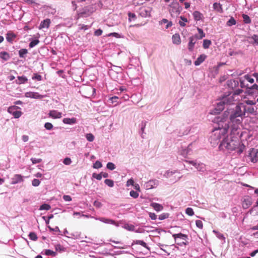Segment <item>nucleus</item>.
<instances>
[{"mask_svg": "<svg viewBox=\"0 0 258 258\" xmlns=\"http://www.w3.org/2000/svg\"><path fill=\"white\" fill-rule=\"evenodd\" d=\"M245 117L244 112L238 104L233 108H228L221 116H218L215 118L222 119V120L224 122V125L225 126V124H226L228 129L231 130L232 134L238 135L239 134V126Z\"/></svg>", "mask_w": 258, "mask_h": 258, "instance_id": "f257e3e1", "label": "nucleus"}, {"mask_svg": "<svg viewBox=\"0 0 258 258\" xmlns=\"http://www.w3.org/2000/svg\"><path fill=\"white\" fill-rule=\"evenodd\" d=\"M227 85L229 87L233 89L238 85V81L235 80H230L228 81ZM242 90L240 89H236L229 92L228 94H224L223 96L219 100V102L214 110L211 111V114H218L222 111L225 108V105H230L234 103V102L238 99L236 98L238 95H239Z\"/></svg>", "mask_w": 258, "mask_h": 258, "instance_id": "f03ea898", "label": "nucleus"}, {"mask_svg": "<svg viewBox=\"0 0 258 258\" xmlns=\"http://www.w3.org/2000/svg\"><path fill=\"white\" fill-rule=\"evenodd\" d=\"M238 137L239 134L234 135L230 130V135L225 137L221 142L219 146V150L228 152L237 150L238 154L242 153L245 149V146L240 142Z\"/></svg>", "mask_w": 258, "mask_h": 258, "instance_id": "7ed1b4c3", "label": "nucleus"}, {"mask_svg": "<svg viewBox=\"0 0 258 258\" xmlns=\"http://www.w3.org/2000/svg\"><path fill=\"white\" fill-rule=\"evenodd\" d=\"M222 119L215 118L213 122L217 124L214 129L211 133L209 141L212 146H216L220 141L221 139L225 138V135L228 133V126L226 124L224 125Z\"/></svg>", "mask_w": 258, "mask_h": 258, "instance_id": "20e7f679", "label": "nucleus"}, {"mask_svg": "<svg viewBox=\"0 0 258 258\" xmlns=\"http://www.w3.org/2000/svg\"><path fill=\"white\" fill-rule=\"evenodd\" d=\"M169 7V11L172 17H177L181 13L182 10V8L179 5L177 0H173Z\"/></svg>", "mask_w": 258, "mask_h": 258, "instance_id": "39448f33", "label": "nucleus"}, {"mask_svg": "<svg viewBox=\"0 0 258 258\" xmlns=\"http://www.w3.org/2000/svg\"><path fill=\"white\" fill-rule=\"evenodd\" d=\"M244 115L248 116L249 114H256L257 113V107L252 105H245L243 103H239Z\"/></svg>", "mask_w": 258, "mask_h": 258, "instance_id": "423d86ee", "label": "nucleus"}, {"mask_svg": "<svg viewBox=\"0 0 258 258\" xmlns=\"http://www.w3.org/2000/svg\"><path fill=\"white\" fill-rule=\"evenodd\" d=\"M172 236L174 238L176 244H177L178 245L182 246L186 245V242L179 241V239H181L186 241L188 238V236L187 235L182 234L181 233H179L173 234Z\"/></svg>", "mask_w": 258, "mask_h": 258, "instance_id": "0eeeda50", "label": "nucleus"}, {"mask_svg": "<svg viewBox=\"0 0 258 258\" xmlns=\"http://www.w3.org/2000/svg\"><path fill=\"white\" fill-rule=\"evenodd\" d=\"M184 161L194 166L198 171L202 173H204L206 171V165L203 163L198 162L197 160H185Z\"/></svg>", "mask_w": 258, "mask_h": 258, "instance_id": "6e6552de", "label": "nucleus"}, {"mask_svg": "<svg viewBox=\"0 0 258 258\" xmlns=\"http://www.w3.org/2000/svg\"><path fill=\"white\" fill-rule=\"evenodd\" d=\"M175 174H180L179 171L178 170H175L173 171H166L163 175V176L168 178H171L172 181L176 182L179 180L182 177V176H178L176 177V176H173Z\"/></svg>", "mask_w": 258, "mask_h": 258, "instance_id": "1a4fd4ad", "label": "nucleus"}, {"mask_svg": "<svg viewBox=\"0 0 258 258\" xmlns=\"http://www.w3.org/2000/svg\"><path fill=\"white\" fill-rule=\"evenodd\" d=\"M192 144L191 143L186 147L181 146L178 150L179 155L182 156L184 158H186L187 155H190L192 153Z\"/></svg>", "mask_w": 258, "mask_h": 258, "instance_id": "9d476101", "label": "nucleus"}, {"mask_svg": "<svg viewBox=\"0 0 258 258\" xmlns=\"http://www.w3.org/2000/svg\"><path fill=\"white\" fill-rule=\"evenodd\" d=\"M18 109H20V107L16 105L11 106L8 108V112L12 114L14 118H18L22 115V112L21 111L16 110Z\"/></svg>", "mask_w": 258, "mask_h": 258, "instance_id": "9b49d317", "label": "nucleus"}, {"mask_svg": "<svg viewBox=\"0 0 258 258\" xmlns=\"http://www.w3.org/2000/svg\"><path fill=\"white\" fill-rule=\"evenodd\" d=\"M198 39V34L192 35L189 38V42L188 43V49L189 51L191 52L194 50L195 45Z\"/></svg>", "mask_w": 258, "mask_h": 258, "instance_id": "f8f14e48", "label": "nucleus"}, {"mask_svg": "<svg viewBox=\"0 0 258 258\" xmlns=\"http://www.w3.org/2000/svg\"><path fill=\"white\" fill-rule=\"evenodd\" d=\"M159 184V181L157 179H151L144 184V187L146 189L156 188Z\"/></svg>", "mask_w": 258, "mask_h": 258, "instance_id": "ddd939ff", "label": "nucleus"}, {"mask_svg": "<svg viewBox=\"0 0 258 258\" xmlns=\"http://www.w3.org/2000/svg\"><path fill=\"white\" fill-rule=\"evenodd\" d=\"M96 219L99 220L100 221L103 222L105 224L113 225L116 227H118L119 226L118 222H116L115 221L112 220V219H108V218H104V217L96 218Z\"/></svg>", "mask_w": 258, "mask_h": 258, "instance_id": "4468645a", "label": "nucleus"}, {"mask_svg": "<svg viewBox=\"0 0 258 258\" xmlns=\"http://www.w3.org/2000/svg\"><path fill=\"white\" fill-rule=\"evenodd\" d=\"M248 156L251 162L256 163L258 161V150L252 149Z\"/></svg>", "mask_w": 258, "mask_h": 258, "instance_id": "2eb2a0df", "label": "nucleus"}, {"mask_svg": "<svg viewBox=\"0 0 258 258\" xmlns=\"http://www.w3.org/2000/svg\"><path fill=\"white\" fill-rule=\"evenodd\" d=\"M252 204V199L249 196L244 197L242 201V207L243 209H247Z\"/></svg>", "mask_w": 258, "mask_h": 258, "instance_id": "dca6fc26", "label": "nucleus"}, {"mask_svg": "<svg viewBox=\"0 0 258 258\" xmlns=\"http://www.w3.org/2000/svg\"><path fill=\"white\" fill-rule=\"evenodd\" d=\"M62 113L56 110H50L48 113V116L54 119L60 118Z\"/></svg>", "mask_w": 258, "mask_h": 258, "instance_id": "f3484780", "label": "nucleus"}, {"mask_svg": "<svg viewBox=\"0 0 258 258\" xmlns=\"http://www.w3.org/2000/svg\"><path fill=\"white\" fill-rule=\"evenodd\" d=\"M17 35L13 32H12L11 31L8 32L6 34V40L7 41L9 42L10 43L12 44L13 42L14 41L15 39L16 38Z\"/></svg>", "mask_w": 258, "mask_h": 258, "instance_id": "a211bd4d", "label": "nucleus"}, {"mask_svg": "<svg viewBox=\"0 0 258 258\" xmlns=\"http://www.w3.org/2000/svg\"><path fill=\"white\" fill-rule=\"evenodd\" d=\"M147 121H142L141 123L139 124L140 127V131L139 133L141 135V137L143 139H144L145 138V134L144 131L146 126Z\"/></svg>", "mask_w": 258, "mask_h": 258, "instance_id": "6ab92c4d", "label": "nucleus"}, {"mask_svg": "<svg viewBox=\"0 0 258 258\" xmlns=\"http://www.w3.org/2000/svg\"><path fill=\"white\" fill-rule=\"evenodd\" d=\"M207 57V55L204 54H201L197 58L196 60L194 62L195 65L196 66H200L203 61H205V60L206 59Z\"/></svg>", "mask_w": 258, "mask_h": 258, "instance_id": "aec40b11", "label": "nucleus"}, {"mask_svg": "<svg viewBox=\"0 0 258 258\" xmlns=\"http://www.w3.org/2000/svg\"><path fill=\"white\" fill-rule=\"evenodd\" d=\"M172 43L175 45H179L181 43L180 37L178 33H175L172 36Z\"/></svg>", "mask_w": 258, "mask_h": 258, "instance_id": "412c9836", "label": "nucleus"}, {"mask_svg": "<svg viewBox=\"0 0 258 258\" xmlns=\"http://www.w3.org/2000/svg\"><path fill=\"white\" fill-rule=\"evenodd\" d=\"M50 24V20L49 19H46L42 21L39 26V29L48 28Z\"/></svg>", "mask_w": 258, "mask_h": 258, "instance_id": "4be33fe9", "label": "nucleus"}, {"mask_svg": "<svg viewBox=\"0 0 258 258\" xmlns=\"http://www.w3.org/2000/svg\"><path fill=\"white\" fill-rule=\"evenodd\" d=\"M23 181L22 176L20 174H16L12 178L11 183L12 184H16Z\"/></svg>", "mask_w": 258, "mask_h": 258, "instance_id": "5701e85b", "label": "nucleus"}, {"mask_svg": "<svg viewBox=\"0 0 258 258\" xmlns=\"http://www.w3.org/2000/svg\"><path fill=\"white\" fill-rule=\"evenodd\" d=\"M151 206L157 212L161 211L163 209V206L157 203H152Z\"/></svg>", "mask_w": 258, "mask_h": 258, "instance_id": "b1692460", "label": "nucleus"}, {"mask_svg": "<svg viewBox=\"0 0 258 258\" xmlns=\"http://www.w3.org/2000/svg\"><path fill=\"white\" fill-rule=\"evenodd\" d=\"M62 121L65 124H74L76 123V118H64L63 119Z\"/></svg>", "mask_w": 258, "mask_h": 258, "instance_id": "393cba45", "label": "nucleus"}, {"mask_svg": "<svg viewBox=\"0 0 258 258\" xmlns=\"http://www.w3.org/2000/svg\"><path fill=\"white\" fill-rule=\"evenodd\" d=\"M140 14L142 17H148L150 16V11L145 8H142Z\"/></svg>", "mask_w": 258, "mask_h": 258, "instance_id": "a878e982", "label": "nucleus"}, {"mask_svg": "<svg viewBox=\"0 0 258 258\" xmlns=\"http://www.w3.org/2000/svg\"><path fill=\"white\" fill-rule=\"evenodd\" d=\"M134 244L141 245L143 246V247H144L145 248H147V249L149 250V247L147 245V243L145 242H144L143 240H134L133 242L132 243V245H134Z\"/></svg>", "mask_w": 258, "mask_h": 258, "instance_id": "bb28decb", "label": "nucleus"}, {"mask_svg": "<svg viewBox=\"0 0 258 258\" xmlns=\"http://www.w3.org/2000/svg\"><path fill=\"white\" fill-rule=\"evenodd\" d=\"M28 53V50L25 48L21 49L18 52L19 57L24 59H26Z\"/></svg>", "mask_w": 258, "mask_h": 258, "instance_id": "cd10ccee", "label": "nucleus"}, {"mask_svg": "<svg viewBox=\"0 0 258 258\" xmlns=\"http://www.w3.org/2000/svg\"><path fill=\"white\" fill-rule=\"evenodd\" d=\"M193 17L195 21H200L203 17V14L198 11H195L193 14Z\"/></svg>", "mask_w": 258, "mask_h": 258, "instance_id": "c85d7f7f", "label": "nucleus"}, {"mask_svg": "<svg viewBox=\"0 0 258 258\" xmlns=\"http://www.w3.org/2000/svg\"><path fill=\"white\" fill-rule=\"evenodd\" d=\"M0 58L5 61H7L10 58L9 53L6 51H2L0 52Z\"/></svg>", "mask_w": 258, "mask_h": 258, "instance_id": "c756f323", "label": "nucleus"}, {"mask_svg": "<svg viewBox=\"0 0 258 258\" xmlns=\"http://www.w3.org/2000/svg\"><path fill=\"white\" fill-rule=\"evenodd\" d=\"M214 10L219 13L223 12L222 5L220 3H214L213 6Z\"/></svg>", "mask_w": 258, "mask_h": 258, "instance_id": "7c9ffc66", "label": "nucleus"}, {"mask_svg": "<svg viewBox=\"0 0 258 258\" xmlns=\"http://www.w3.org/2000/svg\"><path fill=\"white\" fill-rule=\"evenodd\" d=\"M29 94V95H26L27 97H30L35 99H41L43 97L42 95L39 94L37 92H32Z\"/></svg>", "mask_w": 258, "mask_h": 258, "instance_id": "2f4dec72", "label": "nucleus"}, {"mask_svg": "<svg viewBox=\"0 0 258 258\" xmlns=\"http://www.w3.org/2000/svg\"><path fill=\"white\" fill-rule=\"evenodd\" d=\"M28 81L27 78L24 76L18 77V80L16 81V83L18 84H24Z\"/></svg>", "mask_w": 258, "mask_h": 258, "instance_id": "473e14b6", "label": "nucleus"}, {"mask_svg": "<svg viewBox=\"0 0 258 258\" xmlns=\"http://www.w3.org/2000/svg\"><path fill=\"white\" fill-rule=\"evenodd\" d=\"M159 24L160 25L167 24L165 27V29H168L172 25V22L171 21L169 22L168 20L166 19H163L161 21L159 22Z\"/></svg>", "mask_w": 258, "mask_h": 258, "instance_id": "72a5a7b5", "label": "nucleus"}, {"mask_svg": "<svg viewBox=\"0 0 258 258\" xmlns=\"http://www.w3.org/2000/svg\"><path fill=\"white\" fill-rule=\"evenodd\" d=\"M123 228L125 229L130 231H135V226L132 224H130L128 223L124 224L122 226Z\"/></svg>", "mask_w": 258, "mask_h": 258, "instance_id": "f704fd0d", "label": "nucleus"}, {"mask_svg": "<svg viewBox=\"0 0 258 258\" xmlns=\"http://www.w3.org/2000/svg\"><path fill=\"white\" fill-rule=\"evenodd\" d=\"M242 17L243 18V21L244 24H249L251 23V19L247 15L243 14L242 15Z\"/></svg>", "mask_w": 258, "mask_h": 258, "instance_id": "c9c22d12", "label": "nucleus"}, {"mask_svg": "<svg viewBox=\"0 0 258 258\" xmlns=\"http://www.w3.org/2000/svg\"><path fill=\"white\" fill-rule=\"evenodd\" d=\"M180 19L181 21H179L178 24L181 27H185L186 26L185 22H187V19L183 16L180 17Z\"/></svg>", "mask_w": 258, "mask_h": 258, "instance_id": "e433bc0d", "label": "nucleus"}, {"mask_svg": "<svg viewBox=\"0 0 258 258\" xmlns=\"http://www.w3.org/2000/svg\"><path fill=\"white\" fill-rule=\"evenodd\" d=\"M212 42L211 41L208 39H205L203 41V46L205 49H208L209 48L210 46L211 45Z\"/></svg>", "mask_w": 258, "mask_h": 258, "instance_id": "4c0bfd02", "label": "nucleus"}, {"mask_svg": "<svg viewBox=\"0 0 258 258\" xmlns=\"http://www.w3.org/2000/svg\"><path fill=\"white\" fill-rule=\"evenodd\" d=\"M28 236H29V239L33 241H36L38 239L37 234L34 232H31L29 234Z\"/></svg>", "mask_w": 258, "mask_h": 258, "instance_id": "58836bf2", "label": "nucleus"}, {"mask_svg": "<svg viewBox=\"0 0 258 258\" xmlns=\"http://www.w3.org/2000/svg\"><path fill=\"white\" fill-rule=\"evenodd\" d=\"M236 24V20L233 17H231L226 23V25L228 26H232L233 25H235Z\"/></svg>", "mask_w": 258, "mask_h": 258, "instance_id": "ea45409f", "label": "nucleus"}, {"mask_svg": "<svg viewBox=\"0 0 258 258\" xmlns=\"http://www.w3.org/2000/svg\"><path fill=\"white\" fill-rule=\"evenodd\" d=\"M51 208V206L47 204H43L39 207V210H49Z\"/></svg>", "mask_w": 258, "mask_h": 258, "instance_id": "a19ab883", "label": "nucleus"}, {"mask_svg": "<svg viewBox=\"0 0 258 258\" xmlns=\"http://www.w3.org/2000/svg\"><path fill=\"white\" fill-rule=\"evenodd\" d=\"M247 88H249L250 90H251L250 93H253L258 90V85L254 84L250 86H247Z\"/></svg>", "mask_w": 258, "mask_h": 258, "instance_id": "79ce46f5", "label": "nucleus"}, {"mask_svg": "<svg viewBox=\"0 0 258 258\" xmlns=\"http://www.w3.org/2000/svg\"><path fill=\"white\" fill-rule=\"evenodd\" d=\"M104 183L110 187H112L114 186V181L110 179H106L104 180Z\"/></svg>", "mask_w": 258, "mask_h": 258, "instance_id": "37998d69", "label": "nucleus"}, {"mask_svg": "<svg viewBox=\"0 0 258 258\" xmlns=\"http://www.w3.org/2000/svg\"><path fill=\"white\" fill-rule=\"evenodd\" d=\"M44 253L46 255H50V256H55L56 254L55 252H54L50 249L44 250Z\"/></svg>", "mask_w": 258, "mask_h": 258, "instance_id": "c03bdc74", "label": "nucleus"}, {"mask_svg": "<svg viewBox=\"0 0 258 258\" xmlns=\"http://www.w3.org/2000/svg\"><path fill=\"white\" fill-rule=\"evenodd\" d=\"M169 216V214L167 213H164L160 214L159 216L158 219L160 220H163L164 219H166L168 218Z\"/></svg>", "mask_w": 258, "mask_h": 258, "instance_id": "a18cd8bd", "label": "nucleus"}, {"mask_svg": "<svg viewBox=\"0 0 258 258\" xmlns=\"http://www.w3.org/2000/svg\"><path fill=\"white\" fill-rule=\"evenodd\" d=\"M213 232L216 234L217 237L218 238H219V239H221V240L225 239V237L224 236V235L222 233H220L215 230H213Z\"/></svg>", "mask_w": 258, "mask_h": 258, "instance_id": "49530a36", "label": "nucleus"}, {"mask_svg": "<svg viewBox=\"0 0 258 258\" xmlns=\"http://www.w3.org/2000/svg\"><path fill=\"white\" fill-rule=\"evenodd\" d=\"M39 42L38 39H35L31 41L29 44V46L30 48H33L37 45Z\"/></svg>", "mask_w": 258, "mask_h": 258, "instance_id": "de8ad7c7", "label": "nucleus"}, {"mask_svg": "<svg viewBox=\"0 0 258 258\" xmlns=\"http://www.w3.org/2000/svg\"><path fill=\"white\" fill-rule=\"evenodd\" d=\"M198 31L199 33L200 34V36H198L199 39H201L205 37V33L204 32L203 30L202 29L198 28Z\"/></svg>", "mask_w": 258, "mask_h": 258, "instance_id": "09e8293b", "label": "nucleus"}, {"mask_svg": "<svg viewBox=\"0 0 258 258\" xmlns=\"http://www.w3.org/2000/svg\"><path fill=\"white\" fill-rule=\"evenodd\" d=\"M185 213L188 216H191L194 215V212L191 208H187L185 209Z\"/></svg>", "mask_w": 258, "mask_h": 258, "instance_id": "8fccbe9b", "label": "nucleus"}, {"mask_svg": "<svg viewBox=\"0 0 258 258\" xmlns=\"http://www.w3.org/2000/svg\"><path fill=\"white\" fill-rule=\"evenodd\" d=\"M86 138L89 142H92L94 140V136L91 133L87 134L86 135Z\"/></svg>", "mask_w": 258, "mask_h": 258, "instance_id": "3c124183", "label": "nucleus"}, {"mask_svg": "<svg viewBox=\"0 0 258 258\" xmlns=\"http://www.w3.org/2000/svg\"><path fill=\"white\" fill-rule=\"evenodd\" d=\"M102 166V164L101 162L96 161L93 165V167L95 169H98Z\"/></svg>", "mask_w": 258, "mask_h": 258, "instance_id": "603ef678", "label": "nucleus"}, {"mask_svg": "<svg viewBox=\"0 0 258 258\" xmlns=\"http://www.w3.org/2000/svg\"><path fill=\"white\" fill-rule=\"evenodd\" d=\"M106 167L109 170H113L115 168V165L112 162H108L107 164Z\"/></svg>", "mask_w": 258, "mask_h": 258, "instance_id": "864d4df0", "label": "nucleus"}, {"mask_svg": "<svg viewBox=\"0 0 258 258\" xmlns=\"http://www.w3.org/2000/svg\"><path fill=\"white\" fill-rule=\"evenodd\" d=\"M44 126L46 130H49V131L51 130L53 127V125H52V124L50 122H46L44 124Z\"/></svg>", "mask_w": 258, "mask_h": 258, "instance_id": "5fc2aeb1", "label": "nucleus"}, {"mask_svg": "<svg viewBox=\"0 0 258 258\" xmlns=\"http://www.w3.org/2000/svg\"><path fill=\"white\" fill-rule=\"evenodd\" d=\"M130 195L133 198L136 199L139 197V193L137 191L132 190L130 192Z\"/></svg>", "mask_w": 258, "mask_h": 258, "instance_id": "6e6d98bb", "label": "nucleus"}, {"mask_svg": "<svg viewBox=\"0 0 258 258\" xmlns=\"http://www.w3.org/2000/svg\"><path fill=\"white\" fill-rule=\"evenodd\" d=\"M128 21L131 22L133 20H135L136 18V15L134 13L131 12L128 13Z\"/></svg>", "mask_w": 258, "mask_h": 258, "instance_id": "4d7b16f0", "label": "nucleus"}, {"mask_svg": "<svg viewBox=\"0 0 258 258\" xmlns=\"http://www.w3.org/2000/svg\"><path fill=\"white\" fill-rule=\"evenodd\" d=\"M47 227L49 228V230L50 231H55V232H59V235H62L60 233H61V231H60L58 227L57 226H56L54 228H51L50 226H48Z\"/></svg>", "mask_w": 258, "mask_h": 258, "instance_id": "13d9d810", "label": "nucleus"}, {"mask_svg": "<svg viewBox=\"0 0 258 258\" xmlns=\"http://www.w3.org/2000/svg\"><path fill=\"white\" fill-rule=\"evenodd\" d=\"M244 78L246 81L250 83L251 84H252L254 82V79L248 75H245Z\"/></svg>", "mask_w": 258, "mask_h": 258, "instance_id": "bf43d9fd", "label": "nucleus"}, {"mask_svg": "<svg viewBox=\"0 0 258 258\" xmlns=\"http://www.w3.org/2000/svg\"><path fill=\"white\" fill-rule=\"evenodd\" d=\"M78 15L79 17H84L89 15V14L87 13L86 9H84L79 12Z\"/></svg>", "mask_w": 258, "mask_h": 258, "instance_id": "052dcab7", "label": "nucleus"}, {"mask_svg": "<svg viewBox=\"0 0 258 258\" xmlns=\"http://www.w3.org/2000/svg\"><path fill=\"white\" fill-rule=\"evenodd\" d=\"M40 181L38 179H33L32 181V184L34 186H38L40 185Z\"/></svg>", "mask_w": 258, "mask_h": 258, "instance_id": "680f3d73", "label": "nucleus"}, {"mask_svg": "<svg viewBox=\"0 0 258 258\" xmlns=\"http://www.w3.org/2000/svg\"><path fill=\"white\" fill-rule=\"evenodd\" d=\"M30 160L33 164L39 163L42 161V159L40 158H31Z\"/></svg>", "mask_w": 258, "mask_h": 258, "instance_id": "e2e57ef3", "label": "nucleus"}, {"mask_svg": "<svg viewBox=\"0 0 258 258\" xmlns=\"http://www.w3.org/2000/svg\"><path fill=\"white\" fill-rule=\"evenodd\" d=\"M92 177H93V178H96V179H97L98 180H100L102 178L101 173L99 174L93 173L92 174Z\"/></svg>", "mask_w": 258, "mask_h": 258, "instance_id": "0e129e2a", "label": "nucleus"}, {"mask_svg": "<svg viewBox=\"0 0 258 258\" xmlns=\"http://www.w3.org/2000/svg\"><path fill=\"white\" fill-rule=\"evenodd\" d=\"M32 79L41 81L42 80V76L38 74H34V76L32 77Z\"/></svg>", "mask_w": 258, "mask_h": 258, "instance_id": "69168bd1", "label": "nucleus"}, {"mask_svg": "<svg viewBox=\"0 0 258 258\" xmlns=\"http://www.w3.org/2000/svg\"><path fill=\"white\" fill-rule=\"evenodd\" d=\"M119 99L118 97L114 96L110 98L109 100L111 101V103H116V104L118 103V100Z\"/></svg>", "mask_w": 258, "mask_h": 258, "instance_id": "338daca9", "label": "nucleus"}, {"mask_svg": "<svg viewBox=\"0 0 258 258\" xmlns=\"http://www.w3.org/2000/svg\"><path fill=\"white\" fill-rule=\"evenodd\" d=\"M250 39L253 41L254 43L258 44V35L254 34L250 37Z\"/></svg>", "mask_w": 258, "mask_h": 258, "instance_id": "774afa93", "label": "nucleus"}]
</instances>
